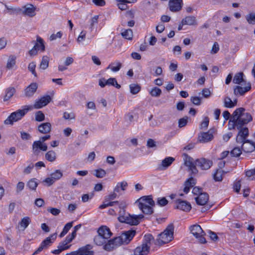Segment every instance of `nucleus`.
<instances>
[{"instance_id": "f257e3e1", "label": "nucleus", "mask_w": 255, "mask_h": 255, "mask_svg": "<svg viewBox=\"0 0 255 255\" xmlns=\"http://www.w3.org/2000/svg\"><path fill=\"white\" fill-rule=\"evenodd\" d=\"M249 135V130L247 128L241 129L236 137V141L242 143V149L245 152H251L255 150V142L247 140Z\"/></svg>"}, {"instance_id": "f03ea898", "label": "nucleus", "mask_w": 255, "mask_h": 255, "mask_svg": "<svg viewBox=\"0 0 255 255\" xmlns=\"http://www.w3.org/2000/svg\"><path fill=\"white\" fill-rule=\"evenodd\" d=\"M245 110L243 108L237 109L234 112V119L237 121V128L239 129H243L242 127L247 124L252 120V116L248 113H245Z\"/></svg>"}, {"instance_id": "7ed1b4c3", "label": "nucleus", "mask_w": 255, "mask_h": 255, "mask_svg": "<svg viewBox=\"0 0 255 255\" xmlns=\"http://www.w3.org/2000/svg\"><path fill=\"white\" fill-rule=\"evenodd\" d=\"M138 208L145 214L150 215L153 213L152 207L155 203L149 196H143L138 199L136 201Z\"/></svg>"}, {"instance_id": "20e7f679", "label": "nucleus", "mask_w": 255, "mask_h": 255, "mask_svg": "<svg viewBox=\"0 0 255 255\" xmlns=\"http://www.w3.org/2000/svg\"><path fill=\"white\" fill-rule=\"evenodd\" d=\"M174 226L169 224L165 230L158 235L155 244L159 246L167 244L173 239Z\"/></svg>"}, {"instance_id": "39448f33", "label": "nucleus", "mask_w": 255, "mask_h": 255, "mask_svg": "<svg viewBox=\"0 0 255 255\" xmlns=\"http://www.w3.org/2000/svg\"><path fill=\"white\" fill-rule=\"evenodd\" d=\"M143 215H131L129 214H126L125 211H121L120 216L118 217L119 221L121 223H125L130 225L135 226L138 225L140 220L143 218Z\"/></svg>"}, {"instance_id": "423d86ee", "label": "nucleus", "mask_w": 255, "mask_h": 255, "mask_svg": "<svg viewBox=\"0 0 255 255\" xmlns=\"http://www.w3.org/2000/svg\"><path fill=\"white\" fill-rule=\"evenodd\" d=\"M30 110H31V108L28 106H25L24 109L23 110H18L15 112L12 113L10 116L6 119L4 121V123L5 125H12L15 122H16L20 120L25 114Z\"/></svg>"}, {"instance_id": "0eeeda50", "label": "nucleus", "mask_w": 255, "mask_h": 255, "mask_svg": "<svg viewBox=\"0 0 255 255\" xmlns=\"http://www.w3.org/2000/svg\"><path fill=\"white\" fill-rule=\"evenodd\" d=\"M190 230L192 235L197 239H198L199 242L201 244L206 243L204 236L205 232L203 231L201 227L198 225H194L190 227Z\"/></svg>"}, {"instance_id": "6e6552de", "label": "nucleus", "mask_w": 255, "mask_h": 255, "mask_svg": "<svg viewBox=\"0 0 255 255\" xmlns=\"http://www.w3.org/2000/svg\"><path fill=\"white\" fill-rule=\"evenodd\" d=\"M135 230H130L124 232L120 236L118 237L121 245L128 244L135 236Z\"/></svg>"}, {"instance_id": "1a4fd4ad", "label": "nucleus", "mask_w": 255, "mask_h": 255, "mask_svg": "<svg viewBox=\"0 0 255 255\" xmlns=\"http://www.w3.org/2000/svg\"><path fill=\"white\" fill-rule=\"evenodd\" d=\"M57 237V234L54 233L47 237L41 244L40 247L33 253L32 255H36L41 252L43 249L47 248L50 244L54 241Z\"/></svg>"}, {"instance_id": "9d476101", "label": "nucleus", "mask_w": 255, "mask_h": 255, "mask_svg": "<svg viewBox=\"0 0 255 255\" xmlns=\"http://www.w3.org/2000/svg\"><path fill=\"white\" fill-rule=\"evenodd\" d=\"M37 42L35 43L33 48L29 50V54L31 56H34L37 54V51L40 50L41 51L45 50V46L43 39L39 36H37Z\"/></svg>"}, {"instance_id": "9b49d317", "label": "nucleus", "mask_w": 255, "mask_h": 255, "mask_svg": "<svg viewBox=\"0 0 255 255\" xmlns=\"http://www.w3.org/2000/svg\"><path fill=\"white\" fill-rule=\"evenodd\" d=\"M214 130L210 129L207 132H201L198 137L197 141L201 143H205L212 140L214 138Z\"/></svg>"}, {"instance_id": "f8f14e48", "label": "nucleus", "mask_w": 255, "mask_h": 255, "mask_svg": "<svg viewBox=\"0 0 255 255\" xmlns=\"http://www.w3.org/2000/svg\"><path fill=\"white\" fill-rule=\"evenodd\" d=\"M51 98L50 96L46 95L41 97L36 101L33 106H29L32 109H40L47 105L51 101Z\"/></svg>"}, {"instance_id": "ddd939ff", "label": "nucleus", "mask_w": 255, "mask_h": 255, "mask_svg": "<svg viewBox=\"0 0 255 255\" xmlns=\"http://www.w3.org/2000/svg\"><path fill=\"white\" fill-rule=\"evenodd\" d=\"M195 164L202 169L207 170L212 166L213 162L211 160L205 158H201L196 160Z\"/></svg>"}, {"instance_id": "4468645a", "label": "nucleus", "mask_w": 255, "mask_h": 255, "mask_svg": "<svg viewBox=\"0 0 255 255\" xmlns=\"http://www.w3.org/2000/svg\"><path fill=\"white\" fill-rule=\"evenodd\" d=\"M118 237L115 238L108 241L104 246V249L107 251H111L117 247L121 245Z\"/></svg>"}, {"instance_id": "2eb2a0df", "label": "nucleus", "mask_w": 255, "mask_h": 255, "mask_svg": "<svg viewBox=\"0 0 255 255\" xmlns=\"http://www.w3.org/2000/svg\"><path fill=\"white\" fill-rule=\"evenodd\" d=\"M39 149L43 151L47 150L46 144L43 143L40 140L35 141L32 144V150L35 154L37 155L39 153Z\"/></svg>"}, {"instance_id": "dca6fc26", "label": "nucleus", "mask_w": 255, "mask_h": 255, "mask_svg": "<svg viewBox=\"0 0 255 255\" xmlns=\"http://www.w3.org/2000/svg\"><path fill=\"white\" fill-rule=\"evenodd\" d=\"M182 7V0H169V7L170 11L177 12L181 10Z\"/></svg>"}, {"instance_id": "f3484780", "label": "nucleus", "mask_w": 255, "mask_h": 255, "mask_svg": "<svg viewBox=\"0 0 255 255\" xmlns=\"http://www.w3.org/2000/svg\"><path fill=\"white\" fill-rule=\"evenodd\" d=\"M92 249L91 245H87L75 251V255H94V252L91 250Z\"/></svg>"}, {"instance_id": "a211bd4d", "label": "nucleus", "mask_w": 255, "mask_h": 255, "mask_svg": "<svg viewBox=\"0 0 255 255\" xmlns=\"http://www.w3.org/2000/svg\"><path fill=\"white\" fill-rule=\"evenodd\" d=\"M150 250V246L146 244H142L140 246L136 247L134 251V255H146Z\"/></svg>"}, {"instance_id": "6ab92c4d", "label": "nucleus", "mask_w": 255, "mask_h": 255, "mask_svg": "<svg viewBox=\"0 0 255 255\" xmlns=\"http://www.w3.org/2000/svg\"><path fill=\"white\" fill-rule=\"evenodd\" d=\"M251 89L250 83H248L247 86L243 87L240 86H236L234 90V93L235 95H243L245 93L250 91Z\"/></svg>"}, {"instance_id": "aec40b11", "label": "nucleus", "mask_w": 255, "mask_h": 255, "mask_svg": "<svg viewBox=\"0 0 255 255\" xmlns=\"http://www.w3.org/2000/svg\"><path fill=\"white\" fill-rule=\"evenodd\" d=\"M176 208L178 209L185 212H189L191 209V204L185 201L179 199L176 200Z\"/></svg>"}, {"instance_id": "412c9836", "label": "nucleus", "mask_w": 255, "mask_h": 255, "mask_svg": "<svg viewBox=\"0 0 255 255\" xmlns=\"http://www.w3.org/2000/svg\"><path fill=\"white\" fill-rule=\"evenodd\" d=\"M51 124L49 122L41 124L37 128L38 130L41 133H49L51 131Z\"/></svg>"}, {"instance_id": "4be33fe9", "label": "nucleus", "mask_w": 255, "mask_h": 255, "mask_svg": "<svg viewBox=\"0 0 255 255\" xmlns=\"http://www.w3.org/2000/svg\"><path fill=\"white\" fill-rule=\"evenodd\" d=\"M23 13L24 15L30 17L34 16L35 15V7L31 4H27L23 7Z\"/></svg>"}, {"instance_id": "5701e85b", "label": "nucleus", "mask_w": 255, "mask_h": 255, "mask_svg": "<svg viewBox=\"0 0 255 255\" xmlns=\"http://www.w3.org/2000/svg\"><path fill=\"white\" fill-rule=\"evenodd\" d=\"M38 87L36 83H32L30 84L25 90V96L27 97L32 96L36 92Z\"/></svg>"}, {"instance_id": "b1692460", "label": "nucleus", "mask_w": 255, "mask_h": 255, "mask_svg": "<svg viewBox=\"0 0 255 255\" xmlns=\"http://www.w3.org/2000/svg\"><path fill=\"white\" fill-rule=\"evenodd\" d=\"M98 233L99 235L104 237L106 240L110 238L112 235L110 229L106 226H102L98 230Z\"/></svg>"}, {"instance_id": "393cba45", "label": "nucleus", "mask_w": 255, "mask_h": 255, "mask_svg": "<svg viewBox=\"0 0 255 255\" xmlns=\"http://www.w3.org/2000/svg\"><path fill=\"white\" fill-rule=\"evenodd\" d=\"M195 200L197 204L199 205H204L208 201L209 196L207 193L203 192L202 194H200L198 197H196Z\"/></svg>"}, {"instance_id": "a878e982", "label": "nucleus", "mask_w": 255, "mask_h": 255, "mask_svg": "<svg viewBox=\"0 0 255 255\" xmlns=\"http://www.w3.org/2000/svg\"><path fill=\"white\" fill-rule=\"evenodd\" d=\"M196 184V180L193 177H191L187 180L184 183V188L183 191L185 193H188L189 192L190 189L193 187Z\"/></svg>"}, {"instance_id": "bb28decb", "label": "nucleus", "mask_w": 255, "mask_h": 255, "mask_svg": "<svg viewBox=\"0 0 255 255\" xmlns=\"http://www.w3.org/2000/svg\"><path fill=\"white\" fill-rule=\"evenodd\" d=\"M182 24L189 25H195L197 24L194 16H187L182 19Z\"/></svg>"}, {"instance_id": "cd10ccee", "label": "nucleus", "mask_w": 255, "mask_h": 255, "mask_svg": "<svg viewBox=\"0 0 255 255\" xmlns=\"http://www.w3.org/2000/svg\"><path fill=\"white\" fill-rule=\"evenodd\" d=\"M16 90L13 87L7 88L5 90V94L3 98V101L5 102L9 100L13 96Z\"/></svg>"}, {"instance_id": "c85d7f7f", "label": "nucleus", "mask_w": 255, "mask_h": 255, "mask_svg": "<svg viewBox=\"0 0 255 255\" xmlns=\"http://www.w3.org/2000/svg\"><path fill=\"white\" fill-rule=\"evenodd\" d=\"M243 75L244 74L243 72H240L236 74L233 79L234 83L241 84L242 86L243 85L242 83H245L246 84V81H245L243 79Z\"/></svg>"}, {"instance_id": "c756f323", "label": "nucleus", "mask_w": 255, "mask_h": 255, "mask_svg": "<svg viewBox=\"0 0 255 255\" xmlns=\"http://www.w3.org/2000/svg\"><path fill=\"white\" fill-rule=\"evenodd\" d=\"M38 185V183L36 178L31 179L27 183V186L32 190H35Z\"/></svg>"}, {"instance_id": "7c9ffc66", "label": "nucleus", "mask_w": 255, "mask_h": 255, "mask_svg": "<svg viewBox=\"0 0 255 255\" xmlns=\"http://www.w3.org/2000/svg\"><path fill=\"white\" fill-rule=\"evenodd\" d=\"M45 158L50 162L54 161L56 158V153L53 150L48 151L45 154Z\"/></svg>"}, {"instance_id": "2f4dec72", "label": "nucleus", "mask_w": 255, "mask_h": 255, "mask_svg": "<svg viewBox=\"0 0 255 255\" xmlns=\"http://www.w3.org/2000/svg\"><path fill=\"white\" fill-rule=\"evenodd\" d=\"M15 56L10 55L7 60L6 68L8 69H11L15 65Z\"/></svg>"}, {"instance_id": "473e14b6", "label": "nucleus", "mask_w": 255, "mask_h": 255, "mask_svg": "<svg viewBox=\"0 0 255 255\" xmlns=\"http://www.w3.org/2000/svg\"><path fill=\"white\" fill-rule=\"evenodd\" d=\"M49 58L47 56H44L40 64V68L45 70L49 65Z\"/></svg>"}, {"instance_id": "72a5a7b5", "label": "nucleus", "mask_w": 255, "mask_h": 255, "mask_svg": "<svg viewBox=\"0 0 255 255\" xmlns=\"http://www.w3.org/2000/svg\"><path fill=\"white\" fill-rule=\"evenodd\" d=\"M223 173H227V172H224L221 169H217L213 175L214 180L216 181H221L223 179Z\"/></svg>"}, {"instance_id": "f704fd0d", "label": "nucleus", "mask_w": 255, "mask_h": 255, "mask_svg": "<svg viewBox=\"0 0 255 255\" xmlns=\"http://www.w3.org/2000/svg\"><path fill=\"white\" fill-rule=\"evenodd\" d=\"M174 160L175 159L172 157H166L162 161L161 166L164 168H167L172 163Z\"/></svg>"}, {"instance_id": "c9c22d12", "label": "nucleus", "mask_w": 255, "mask_h": 255, "mask_svg": "<svg viewBox=\"0 0 255 255\" xmlns=\"http://www.w3.org/2000/svg\"><path fill=\"white\" fill-rule=\"evenodd\" d=\"M129 89L130 93L134 95L137 94L140 91L141 87L138 84H131L129 85Z\"/></svg>"}, {"instance_id": "e433bc0d", "label": "nucleus", "mask_w": 255, "mask_h": 255, "mask_svg": "<svg viewBox=\"0 0 255 255\" xmlns=\"http://www.w3.org/2000/svg\"><path fill=\"white\" fill-rule=\"evenodd\" d=\"M119 2L118 4V7L122 10H125L128 9V6L127 3H128L127 0H116Z\"/></svg>"}, {"instance_id": "4c0bfd02", "label": "nucleus", "mask_w": 255, "mask_h": 255, "mask_svg": "<svg viewBox=\"0 0 255 255\" xmlns=\"http://www.w3.org/2000/svg\"><path fill=\"white\" fill-rule=\"evenodd\" d=\"M72 226L73 222H71L66 224L64 226L62 232L60 233L59 235L60 237L62 238L63 236H64L68 233L69 230L71 228Z\"/></svg>"}, {"instance_id": "58836bf2", "label": "nucleus", "mask_w": 255, "mask_h": 255, "mask_svg": "<svg viewBox=\"0 0 255 255\" xmlns=\"http://www.w3.org/2000/svg\"><path fill=\"white\" fill-rule=\"evenodd\" d=\"M122 35L127 39L131 40L133 36L132 31L130 29H126L122 33Z\"/></svg>"}, {"instance_id": "ea45409f", "label": "nucleus", "mask_w": 255, "mask_h": 255, "mask_svg": "<svg viewBox=\"0 0 255 255\" xmlns=\"http://www.w3.org/2000/svg\"><path fill=\"white\" fill-rule=\"evenodd\" d=\"M106 239L99 234L94 238V242L98 246H101L106 243Z\"/></svg>"}, {"instance_id": "a19ab883", "label": "nucleus", "mask_w": 255, "mask_h": 255, "mask_svg": "<svg viewBox=\"0 0 255 255\" xmlns=\"http://www.w3.org/2000/svg\"><path fill=\"white\" fill-rule=\"evenodd\" d=\"M150 95L152 97H158L161 94L162 91L160 89L155 87L151 90L149 92Z\"/></svg>"}, {"instance_id": "79ce46f5", "label": "nucleus", "mask_w": 255, "mask_h": 255, "mask_svg": "<svg viewBox=\"0 0 255 255\" xmlns=\"http://www.w3.org/2000/svg\"><path fill=\"white\" fill-rule=\"evenodd\" d=\"M246 18L248 22L250 24H255V12H252L246 15Z\"/></svg>"}, {"instance_id": "37998d69", "label": "nucleus", "mask_w": 255, "mask_h": 255, "mask_svg": "<svg viewBox=\"0 0 255 255\" xmlns=\"http://www.w3.org/2000/svg\"><path fill=\"white\" fill-rule=\"evenodd\" d=\"M224 104L226 108H232L235 107V104H233L231 99L228 97H225L224 99Z\"/></svg>"}, {"instance_id": "c03bdc74", "label": "nucleus", "mask_w": 255, "mask_h": 255, "mask_svg": "<svg viewBox=\"0 0 255 255\" xmlns=\"http://www.w3.org/2000/svg\"><path fill=\"white\" fill-rule=\"evenodd\" d=\"M183 155L184 156V164L187 167H189V166L194 164V163L193 162V159L192 157L188 156L186 153H184Z\"/></svg>"}, {"instance_id": "a18cd8bd", "label": "nucleus", "mask_w": 255, "mask_h": 255, "mask_svg": "<svg viewBox=\"0 0 255 255\" xmlns=\"http://www.w3.org/2000/svg\"><path fill=\"white\" fill-rule=\"evenodd\" d=\"M63 176L62 172L59 170H56L54 172L51 174L50 176L54 180L56 181L60 179Z\"/></svg>"}, {"instance_id": "49530a36", "label": "nucleus", "mask_w": 255, "mask_h": 255, "mask_svg": "<svg viewBox=\"0 0 255 255\" xmlns=\"http://www.w3.org/2000/svg\"><path fill=\"white\" fill-rule=\"evenodd\" d=\"M115 66V63H111L108 67L107 69L110 68L113 72H117L120 70L122 64L120 62H117Z\"/></svg>"}, {"instance_id": "de8ad7c7", "label": "nucleus", "mask_w": 255, "mask_h": 255, "mask_svg": "<svg viewBox=\"0 0 255 255\" xmlns=\"http://www.w3.org/2000/svg\"><path fill=\"white\" fill-rule=\"evenodd\" d=\"M30 222V218L28 217H24L22 219L19 224L24 229L27 228Z\"/></svg>"}, {"instance_id": "09e8293b", "label": "nucleus", "mask_w": 255, "mask_h": 255, "mask_svg": "<svg viewBox=\"0 0 255 255\" xmlns=\"http://www.w3.org/2000/svg\"><path fill=\"white\" fill-rule=\"evenodd\" d=\"M242 153L241 149L238 147L234 148L230 152V154L233 157H238Z\"/></svg>"}, {"instance_id": "8fccbe9b", "label": "nucleus", "mask_w": 255, "mask_h": 255, "mask_svg": "<svg viewBox=\"0 0 255 255\" xmlns=\"http://www.w3.org/2000/svg\"><path fill=\"white\" fill-rule=\"evenodd\" d=\"M236 127L237 128V121L234 119V115H232V117L229 122L228 128L231 130L234 129Z\"/></svg>"}, {"instance_id": "3c124183", "label": "nucleus", "mask_w": 255, "mask_h": 255, "mask_svg": "<svg viewBox=\"0 0 255 255\" xmlns=\"http://www.w3.org/2000/svg\"><path fill=\"white\" fill-rule=\"evenodd\" d=\"M154 241L153 237L151 234L145 235L144 237V242L143 244L149 245L151 244V242Z\"/></svg>"}, {"instance_id": "603ef678", "label": "nucleus", "mask_w": 255, "mask_h": 255, "mask_svg": "<svg viewBox=\"0 0 255 255\" xmlns=\"http://www.w3.org/2000/svg\"><path fill=\"white\" fill-rule=\"evenodd\" d=\"M45 120V116L41 111H38L35 113V120L37 122H42Z\"/></svg>"}, {"instance_id": "864d4df0", "label": "nucleus", "mask_w": 255, "mask_h": 255, "mask_svg": "<svg viewBox=\"0 0 255 255\" xmlns=\"http://www.w3.org/2000/svg\"><path fill=\"white\" fill-rule=\"evenodd\" d=\"M106 174V171L103 169L100 168L95 170V175L98 178H103Z\"/></svg>"}, {"instance_id": "5fc2aeb1", "label": "nucleus", "mask_w": 255, "mask_h": 255, "mask_svg": "<svg viewBox=\"0 0 255 255\" xmlns=\"http://www.w3.org/2000/svg\"><path fill=\"white\" fill-rule=\"evenodd\" d=\"M187 122H188V117H184L183 118L179 119V120L178 121V127L180 128L184 127V126H185L187 125Z\"/></svg>"}, {"instance_id": "6e6d98bb", "label": "nucleus", "mask_w": 255, "mask_h": 255, "mask_svg": "<svg viewBox=\"0 0 255 255\" xmlns=\"http://www.w3.org/2000/svg\"><path fill=\"white\" fill-rule=\"evenodd\" d=\"M71 242H68V238H66L64 241H63L61 244L60 245L59 247L62 251L65 250L69 248L70 246L71 245H67L68 244L70 243Z\"/></svg>"}, {"instance_id": "4d7b16f0", "label": "nucleus", "mask_w": 255, "mask_h": 255, "mask_svg": "<svg viewBox=\"0 0 255 255\" xmlns=\"http://www.w3.org/2000/svg\"><path fill=\"white\" fill-rule=\"evenodd\" d=\"M35 67L36 65L35 63L34 62H31L29 64L28 69L30 72H31L35 77H37V74L35 71Z\"/></svg>"}, {"instance_id": "13d9d810", "label": "nucleus", "mask_w": 255, "mask_h": 255, "mask_svg": "<svg viewBox=\"0 0 255 255\" xmlns=\"http://www.w3.org/2000/svg\"><path fill=\"white\" fill-rule=\"evenodd\" d=\"M246 175L251 179H254L255 178V168L247 171Z\"/></svg>"}, {"instance_id": "bf43d9fd", "label": "nucleus", "mask_w": 255, "mask_h": 255, "mask_svg": "<svg viewBox=\"0 0 255 255\" xmlns=\"http://www.w3.org/2000/svg\"><path fill=\"white\" fill-rule=\"evenodd\" d=\"M47 211L54 216H57L60 213V210L55 208H49Z\"/></svg>"}, {"instance_id": "052dcab7", "label": "nucleus", "mask_w": 255, "mask_h": 255, "mask_svg": "<svg viewBox=\"0 0 255 255\" xmlns=\"http://www.w3.org/2000/svg\"><path fill=\"white\" fill-rule=\"evenodd\" d=\"M191 101L195 105L199 106L201 104V98L198 97H192L191 98Z\"/></svg>"}, {"instance_id": "680f3d73", "label": "nucleus", "mask_w": 255, "mask_h": 255, "mask_svg": "<svg viewBox=\"0 0 255 255\" xmlns=\"http://www.w3.org/2000/svg\"><path fill=\"white\" fill-rule=\"evenodd\" d=\"M202 94L204 98H207L211 96V92L209 89L204 88L202 91Z\"/></svg>"}, {"instance_id": "e2e57ef3", "label": "nucleus", "mask_w": 255, "mask_h": 255, "mask_svg": "<svg viewBox=\"0 0 255 255\" xmlns=\"http://www.w3.org/2000/svg\"><path fill=\"white\" fill-rule=\"evenodd\" d=\"M24 187V183L23 182H19L16 185V192L19 193L22 191Z\"/></svg>"}, {"instance_id": "0e129e2a", "label": "nucleus", "mask_w": 255, "mask_h": 255, "mask_svg": "<svg viewBox=\"0 0 255 255\" xmlns=\"http://www.w3.org/2000/svg\"><path fill=\"white\" fill-rule=\"evenodd\" d=\"M44 204V201L42 198L36 199L35 201V205L38 207L43 206Z\"/></svg>"}, {"instance_id": "69168bd1", "label": "nucleus", "mask_w": 255, "mask_h": 255, "mask_svg": "<svg viewBox=\"0 0 255 255\" xmlns=\"http://www.w3.org/2000/svg\"><path fill=\"white\" fill-rule=\"evenodd\" d=\"M63 118L65 120L74 119L75 118V116L72 113L65 112L63 114Z\"/></svg>"}, {"instance_id": "338daca9", "label": "nucleus", "mask_w": 255, "mask_h": 255, "mask_svg": "<svg viewBox=\"0 0 255 255\" xmlns=\"http://www.w3.org/2000/svg\"><path fill=\"white\" fill-rule=\"evenodd\" d=\"M86 32L84 31H82L79 36H78L77 41L78 42L80 43L81 41H83L86 37Z\"/></svg>"}, {"instance_id": "774afa93", "label": "nucleus", "mask_w": 255, "mask_h": 255, "mask_svg": "<svg viewBox=\"0 0 255 255\" xmlns=\"http://www.w3.org/2000/svg\"><path fill=\"white\" fill-rule=\"evenodd\" d=\"M92 1L96 5L100 6H104L106 4L104 0H93Z\"/></svg>"}]
</instances>
